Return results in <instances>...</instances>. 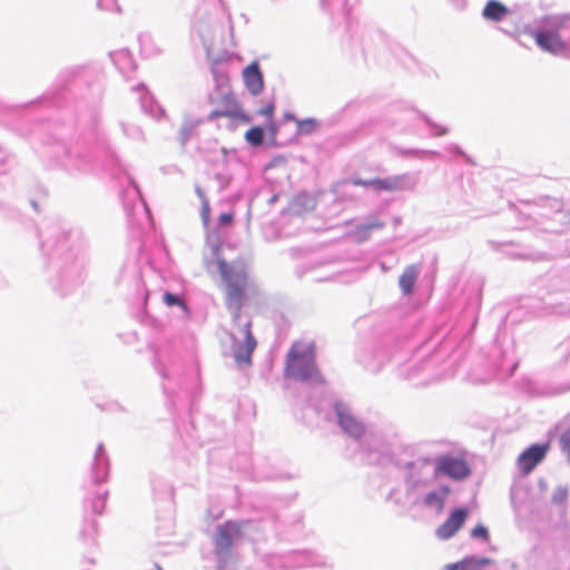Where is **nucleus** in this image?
I'll return each mask as SVG.
<instances>
[{
	"label": "nucleus",
	"instance_id": "1",
	"mask_svg": "<svg viewBox=\"0 0 570 570\" xmlns=\"http://www.w3.org/2000/svg\"><path fill=\"white\" fill-rule=\"evenodd\" d=\"M218 271L225 285V304L233 311V321L243 334V341L230 334L234 358L239 365H249L257 342L252 333V321L248 320L243 326L239 324L240 309L247 298L248 273L243 264H229L225 261L218 262Z\"/></svg>",
	"mask_w": 570,
	"mask_h": 570
},
{
	"label": "nucleus",
	"instance_id": "2",
	"mask_svg": "<svg viewBox=\"0 0 570 570\" xmlns=\"http://www.w3.org/2000/svg\"><path fill=\"white\" fill-rule=\"evenodd\" d=\"M286 372L289 376L299 380H311L318 376L313 343L296 342L292 345L287 354Z\"/></svg>",
	"mask_w": 570,
	"mask_h": 570
},
{
	"label": "nucleus",
	"instance_id": "3",
	"mask_svg": "<svg viewBox=\"0 0 570 570\" xmlns=\"http://www.w3.org/2000/svg\"><path fill=\"white\" fill-rule=\"evenodd\" d=\"M243 522L237 521H226L218 525L217 533L214 537L217 556L227 554L234 542L243 538Z\"/></svg>",
	"mask_w": 570,
	"mask_h": 570
},
{
	"label": "nucleus",
	"instance_id": "4",
	"mask_svg": "<svg viewBox=\"0 0 570 570\" xmlns=\"http://www.w3.org/2000/svg\"><path fill=\"white\" fill-rule=\"evenodd\" d=\"M435 472L454 480H463L471 474V469L463 458L443 455L436 459Z\"/></svg>",
	"mask_w": 570,
	"mask_h": 570
},
{
	"label": "nucleus",
	"instance_id": "5",
	"mask_svg": "<svg viewBox=\"0 0 570 570\" xmlns=\"http://www.w3.org/2000/svg\"><path fill=\"white\" fill-rule=\"evenodd\" d=\"M535 43L543 50L552 55H561L568 50L566 41L556 30H538L532 32Z\"/></svg>",
	"mask_w": 570,
	"mask_h": 570
},
{
	"label": "nucleus",
	"instance_id": "6",
	"mask_svg": "<svg viewBox=\"0 0 570 570\" xmlns=\"http://www.w3.org/2000/svg\"><path fill=\"white\" fill-rule=\"evenodd\" d=\"M223 104L224 107L215 109L209 114V120L229 118L233 120H238L243 124H249L252 121V118L246 112H244L240 104L232 96H225L223 98Z\"/></svg>",
	"mask_w": 570,
	"mask_h": 570
},
{
	"label": "nucleus",
	"instance_id": "7",
	"mask_svg": "<svg viewBox=\"0 0 570 570\" xmlns=\"http://www.w3.org/2000/svg\"><path fill=\"white\" fill-rule=\"evenodd\" d=\"M550 445L546 444H532L524 450L518 458L517 464L519 470L524 474L531 473L534 468L544 459L549 451Z\"/></svg>",
	"mask_w": 570,
	"mask_h": 570
},
{
	"label": "nucleus",
	"instance_id": "8",
	"mask_svg": "<svg viewBox=\"0 0 570 570\" xmlns=\"http://www.w3.org/2000/svg\"><path fill=\"white\" fill-rule=\"evenodd\" d=\"M466 518V509L459 508L453 510L448 519L436 529V537L441 540L452 538L463 527Z\"/></svg>",
	"mask_w": 570,
	"mask_h": 570
},
{
	"label": "nucleus",
	"instance_id": "9",
	"mask_svg": "<svg viewBox=\"0 0 570 570\" xmlns=\"http://www.w3.org/2000/svg\"><path fill=\"white\" fill-rule=\"evenodd\" d=\"M338 423L343 431L353 438H361L364 432V425L358 422L347 410L342 405L336 406Z\"/></svg>",
	"mask_w": 570,
	"mask_h": 570
},
{
	"label": "nucleus",
	"instance_id": "10",
	"mask_svg": "<svg viewBox=\"0 0 570 570\" xmlns=\"http://www.w3.org/2000/svg\"><path fill=\"white\" fill-rule=\"evenodd\" d=\"M243 78L248 91L256 96L264 89L263 75L257 62H252L243 71Z\"/></svg>",
	"mask_w": 570,
	"mask_h": 570
},
{
	"label": "nucleus",
	"instance_id": "11",
	"mask_svg": "<svg viewBox=\"0 0 570 570\" xmlns=\"http://www.w3.org/2000/svg\"><path fill=\"white\" fill-rule=\"evenodd\" d=\"M420 273V266L412 264L406 266L399 277V286L403 294L411 295Z\"/></svg>",
	"mask_w": 570,
	"mask_h": 570
},
{
	"label": "nucleus",
	"instance_id": "12",
	"mask_svg": "<svg viewBox=\"0 0 570 570\" xmlns=\"http://www.w3.org/2000/svg\"><path fill=\"white\" fill-rule=\"evenodd\" d=\"M509 12V9L497 0H490L484 9L483 17L492 21H501Z\"/></svg>",
	"mask_w": 570,
	"mask_h": 570
},
{
	"label": "nucleus",
	"instance_id": "13",
	"mask_svg": "<svg viewBox=\"0 0 570 570\" xmlns=\"http://www.w3.org/2000/svg\"><path fill=\"white\" fill-rule=\"evenodd\" d=\"M490 563V559L466 558L460 562L446 564L444 570H481L485 564Z\"/></svg>",
	"mask_w": 570,
	"mask_h": 570
},
{
	"label": "nucleus",
	"instance_id": "14",
	"mask_svg": "<svg viewBox=\"0 0 570 570\" xmlns=\"http://www.w3.org/2000/svg\"><path fill=\"white\" fill-rule=\"evenodd\" d=\"M400 178L399 177H387V178H375L373 179L372 188L375 191H392L399 188Z\"/></svg>",
	"mask_w": 570,
	"mask_h": 570
},
{
	"label": "nucleus",
	"instance_id": "15",
	"mask_svg": "<svg viewBox=\"0 0 570 570\" xmlns=\"http://www.w3.org/2000/svg\"><path fill=\"white\" fill-rule=\"evenodd\" d=\"M449 489L443 488L442 493L439 492H430L425 497V504L429 507H436L438 510H442L444 507V498L448 495Z\"/></svg>",
	"mask_w": 570,
	"mask_h": 570
},
{
	"label": "nucleus",
	"instance_id": "16",
	"mask_svg": "<svg viewBox=\"0 0 570 570\" xmlns=\"http://www.w3.org/2000/svg\"><path fill=\"white\" fill-rule=\"evenodd\" d=\"M245 139L252 146H261L264 141V131L261 127H252L245 132Z\"/></svg>",
	"mask_w": 570,
	"mask_h": 570
},
{
	"label": "nucleus",
	"instance_id": "17",
	"mask_svg": "<svg viewBox=\"0 0 570 570\" xmlns=\"http://www.w3.org/2000/svg\"><path fill=\"white\" fill-rule=\"evenodd\" d=\"M274 111H275V105L273 102L265 105L258 111L259 115L267 118V120H268L267 128H271V129L274 128V121H273Z\"/></svg>",
	"mask_w": 570,
	"mask_h": 570
},
{
	"label": "nucleus",
	"instance_id": "18",
	"mask_svg": "<svg viewBox=\"0 0 570 570\" xmlns=\"http://www.w3.org/2000/svg\"><path fill=\"white\" fill-rule=\"evenodd\" d=\"M164 302L167 306H180L181 308L186 309L187 305L185 302L177 295L171 294L169 292H166L164 294Z\"/></svg>",
	"mask_w": 570,
	"mask_h": 570
},
{
	"label": "nucleus",
	"instance_id": "19",
	"mask_svg": "<svg viewBox=\"0 0 570 570\" xmlns=\"http://www.w3.org/2000/svg\"><path fill=\"white\" fill-rule=\"evenodd\" d=\"M561 451L568 456L570 462V429L566 430L560 436Z\"/></svg>",
	"mask_w": 570,
	"mask_h": 570
},
{
	"label": "nucleus",
	"instance_id": "20",
	"mask_svg": "<svg viewBox=\"0 0 570 570\" xmlns=\"http://www.w3.org/2000/svg\"><path fill=\"white\" fill-rule=\"evenodd\" d=\"M471 535L475 539H482L484 541L489 540L488 529L482 524H479L475 528H473L471 531Z\"/></svg>",
	"mask_w": 570,
	"mask_h": 570
},
{
	"label": "nucleus",
	"instance_id": "21",
	"mask_svg": "<svg viewBox=\"0 0 570 570\" xmlns=\"http://www.w3.org/2000/svg\"><path fill=\"white\" fill-rule=\"evenodd\" d=\"M315 125H316V121L312 118L301 120L297 122V126H298L299 130H302V131H304L305 128H306V131H311L314 129Z\"/></svg>",
	"mask_w": 570,
	"mask_h": 570
},
{
	"label": "nucleus",
	"instance_id": "22",
	"mask_svg": "<svg viewBox=\"0 0 570 570\" xmlns=\"http://www.w3.org/2000/svg\"><path fill=\"white\" fill-rule=\"evenodd\" d=\"M351 183H352L354 186H361V187L372 188L373 179H370V180H363V179H361V178H353V179L351 180Z\"/></svg>",
	"mask_w": 570,
	"mask_h": 570
},
{
	"label": "nucleus",
	"instance_id": "23",
	"mask_svg": "<svg viewBox=\"0 0 570 570\" xmlns=\"http://www.w3.org/2000/svg\"><path fill=\"white\" fill-rule=\"evenodd\" d=\"M383 226H384V223H382V222H373L371 224H366V225L362 226V229L363 230L380 229Z\"/></svg>",
	"mask_w": 570,
	"mask_h": 570
},
{
	"label": "nucleus",
	"instance_id": "24",
	"mask_svg": "<svg viewBox=\"0 0 570 570\" xmlns=\"http://www.w3.org/2000/svg\"><path fill=\"white\" fill-rule=\"evenodd\" d=\"M219 220L222 224H230L233 220V215L225 213L219 216Z\"/></svg>",
	"mask_w": 570,
	"mask_h": 570
},
{
	"label": "nucleus",
	"instance_id": "25",
	"mask_svg": "<svg viewBox=\"0 0 570 570\" xmlns=\"http://www.w3.org/2000/svg\"><path fill=\"white\" fill-rule=\"evenodd\" d=\"M158 570H163L161 568H159Z\"/></svg>",
	"mask_w": 570,
	"mask_h": 570
}]
</instances>
